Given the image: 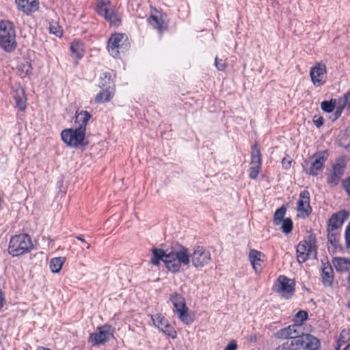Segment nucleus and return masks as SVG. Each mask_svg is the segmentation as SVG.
I'll return each instance as SVG.
<instances>
[{"label": "nucleus", "mask_w": 350, "mask_h": 350, "mask_svg": "<svg viewBox=\"0 0 350 350\" xmlns=\"http://www.w3.org/2000/svg\"><path fill=\"white\" fill-rule=\"evenodd\" d=\"M0 47L8 53L14 51L17 47L15 27L10 21H0Z\"/></svg>", "instance_id": "1"}, {"label": "nucleus", "mask_w": 350, "mask_h": 350, "mask_svg": "<svg viewBox=\"0 0 350 350\" xmlns=\"http://www.w3.org/2000/svg\"><path fill=\"white\" fill-rule=\"evenodd\" d=\"M33 245L29 235L22 233L12 236L9 242L8 253L12 256H19L30 252Z\"/></svg>", "instance_id": "2"}, {"label": "nucleus", "mask_w": 350, "mask_h": 350, "mask_svg": "<svg viewBox=\"0 0 350 350\" xmlns=\"http://www.w3.org/2000/svg\"><path fill=\"white\" fill-rule=\"evenodd\" d=\"M328 153L326 150L314 153L308 160L304 161V171L306 174L316 176L323 171L325 163L327 160Z\"/></svg>", "instance_id": "3"}, {"label": "nucleus", "mask_w": 350, "mask_h": 350, "mask_svg": "<svg viewBox=\"0 0 350 350\" xmlns=\"http://www.w3.org/2000/svg\"><path fill=\"white\" fill-rule=\"evenodd\" d=\"M62 141L68 146L78 148L87 145L85 132L81 129H66L61 133Z\"/></svg>", "instance_id": "4"}, {"label": "nucleus", "mask_w": 350, "mask_h": 350, "mask_svg": "<svg viewBox=\"0 0 350 350\" xmlns=\"http://www.w3.org/2000/svg\"><path fill=\"white\" fill-rule=\"evenodd\" d=\"M96 12L98 15L103 16L110 25L118 27L121 23L120 16L111 9L109 0H96Z\"/></svg>", "instance_id": "5"}, {"label": "nucleus", "mask_w": 350, "mask_h": 350, "mask_svg": "<svg viewBox=\"0 0 350 350\" xmlns=\"http://www.w3.org/2000/svg\"><path fill=\"white\" fill-rule=\"evenodd\" d=\"M115 329L110 325L105 324L96 328L89 337V342L92 346H98L109 342L113 338Z\"/></svg>", "instance_id": "6"}, {"label": "nucleus", "mask_w": 350, "mask_h": 350, "mask_svg": "<svg viewBox=\"0 0 350 350\" xmlns=\"http://www.w3.org/2000/svg\"><path fill=\"white\" fill-rule=\"evenodd\" d=\"M274 291L285 299L293 297L295 291V282L285 275H280L274 284Z\"/></svg>", "instance_id": "7"}, {"label": "nucleus", "mask_w": 350, "mask_h": 350, "mask_svg": "<svg viewBox=\"0 0 350 350\" xmlns=\"http://www.w3.org/2000/svg\"><path fill=\"white\" fill-rule=\"evenodd\" d=\"M297 258L299 263L306 262L310 257H315L317 255V248L314 241L311 237H308L297 246Z\"/></svg>", "instance_id": "8"}, {"label": "nucleus", "mask_w": 350, "mask_h": 350, "mask_svg": "<svg viewBox=\"0 0 350 350\" xmlns=\"http://www.w3.org/2000/svg\"><path fill=\"white\" fill-rule=\"evenodd\" d=\"M211 254L209 250L201 245H196L190 254V262L196 269L202 268L211 261Z\"/></svg>", "instance_id": "9"}, {"label": "nucleus", "mask_w": 350, "mask_h": 350, "mask_svg": "<svg viewBox=\"0 0 350 350\" xmlns=\"http://www.w3.org/2000/svg\"><path fill=\"white\" fill-rule=\"evenodd\" d=\"M127 37L125 34L116 33L109 38L107 44L109 53L113 57H118L120 52H123L127 49Z\"/></svg>", "instance_id": "10"}, {"label": "nucleus", "mask_w": 350, "mask_h": 350, "mask_svg": "<svg viewBox=\"0 0 350 350\" xmlns=\"http://www.w3.org/2000/svg\"><path fill=\"white\" fill-rule=\"evenodd\" d=\"M293 342L295 349L319 350L321 347V342L317 337L304 332L293 340Z\"/></svg>", "instance_id": "11"}, {"label": "nucleus", "mask_w": 350, "mask_h": 350, "mask_svg": "<svg viewBox=\"0 0 350 350\" xmlns=\"http://www.w3.org/2000/svg\"><path fill=\"white\" fill-rule=\"evenodd\" d=\"M310 77L313 85L316 88L321 87L327 81V67L322 62H319L310 68Z\"/></svg>", "instance_id": "12"}, {"label": "nucleus", "mask_w": 350, "mask_h": 350, "mask_svg": "<svg viewBox=\"0 0 350 350\" xmlns=\"http://www.w3.org/2000/svg\"><path fill=\"white\" fill-rule=\"evenodd\" d=\"M153 325L163 332L166 336L175 339L177 338V332L172 325L161 314L151 315Z\"/></svg>", "instance_id": "13"}, {"label": "nucleus", "mask_w": 350, "mask_h": 350, "mask_svg": "<svg viewBox=\"0 0 350 350\" xmlns=\"http://www.w3.org/2000/svg\"><path fill=\"white\" fill-rule=\"evenodd\" d=\"M262 167V155L260 146L255 144L252 146L250 167L249 177L255 180L257 178Z\"/></svg>", "instance_id": "14"}, {"label": "nucleus", "mask_w": 350, "mask_h": 350, "mask_svg": "<svg viewBox=\"0 0 350 350\" xmlns=\"http://www.w3.org/2000/svg\"><path fill=\"white\" fill-rule=\"evenodd\" d=\"M346 167L347 163L345 157H341L336 159L332 165V171L327 177V183L331 187L336 186L339 183Z\"/></svg>", "instance_id": "15"}, {"label": "nucleus", "mask_w": 350, "mask_h": 350, "mask_svg": "<svg viewBox=\"0 0 350 350\" xmlns=\"http://www.w3.org/2000/svg\"><path fill=\"white\" fill-rule=\"evenodd\" d=\"M349 217V213L346 210H341L333 213L327 221L326 230L340 232L342 225Z\"/></svg>", "instance_id": "16"}, {"label": "nucleus", "mask_w": 350, "mask_h": 350, "mask_svg": "<svg viewBox=\"0 0 350 350\" xmlns=\"http://www.w3.org/2000/svg\"><path fill=\"white\" fill-rule=\"evenodd\" d=\"M310 202V193L308 190L304 189L299 193L297 203V211L299 217L306 218L311 214L312 209Z\"/></svg>", "instance_id": "17"}, {"label": "nucleus", "mask_w": 350, "mask_h": 350, "mask_svg": "<svg viewBox=\"0 0 350 350\" xmlns=\"http://www.w3.org/2000/svg\"><path fill=\"white\" fill-rule=\"evenodd\" d=\"M303 332L300 326L297 323L290 325L284 328H282L275 333V337L279 339H292L294 340L299 337Z\"/></svg>", "instance_id": "18"}, {"label": "nucleus", "mask_w": 350, "mask_h": 350, "mask_svg": "<svg viewBox=\"0 0 350 350\" xmlns=\"http://www.w3.org/2000/svg\"><path fill=\"white\" fill-rule=\"evenodd\" d=\"M168 253L173 256L174 258L183 263V266H189L190 263V252L187 247L183 245L173 247Z\"/></svg>", "instance_id": "19"}, {"label": "nucleus", "mask_w": 350, "mask_h": 350, "mask_svg": "<svg viewBox=\"0 0 350 350\" xmlns=\"http://www.w3.org/2000/svg\"><path fill=\"white\" fill-rule=\"evenodd\" d=\"M173 312L176 314L178 319L186 325H189L194 321L192 315L189 312V309L186 303L174 304Z\"/></svg>", "instance_id": "20"}, {"label": "nucleus", "mask_w": 350, "mask_h": 350, "mask_svg": "<svg viewBox=\"0 0 350 350\" xmlns=\"http://www.w3.org/2000/svg\"><path fill=\"white\" fill-rule=\"evenodd\" d=\"M327 239V249L330 254H335L342 250V246L340 243V232L326 230Z\"/></svg>", "instance_id": "21"}, {"label": "nucleus", "mask_w": 350, "mask_h": 350, "mask_svg": "<svg viewBox=\"0 0 350 350\" xmlns=\"http://www.w3.org/2000/svg\"><path fill=\"white\" fill-rule=\"evenodd\" d=\"M16 8L26 15L36 12L39 8L38 0H15Z\"/></svg>", "instance_id": "22"}, {"label": "nucleus", "mask_w": 350, "mask_h": 350, "mask_svg": "<svg viewBox=\"0 0 350 350\" xmlns=\"http://www.w3.org/2000/svg\"><path fill=\"white\" fill-rule=\"evenodd\" d=\"M249 260L255 272L260 273L262 270L265 255L255 249L250 250L249 252Z\"/></svg>", "instance_id": "23"}, {"label": "nucleus", "mask_w": 350, "mask_h": 350, "mask_svg": "<svg viewBox=\"0 0 350 350\" xmlns=\"http://www.w3.org/2000/svg\"><path fill=\"white\" fill-rule=\"evenodd\" d=\"M91 114L87 111H77L75 115V123L77 125L78 129H81L86 133V126L90 118Z\"/></svg>", "instance_id": "24"}, {"label": "nucleus", "mask_w": 350, "mask_h": 350, "mask_svg": "<svg viewBox=\"0 0 350 350\" xmlns=\"http://www.w3.org/2000/svg\"><path fill=\"white\" fill-rule=\"evenodd\" d=\"M149 23L159 31H162L166 28L163 18V14L157 10L151 12V15L148 18Z\"/></svg>", "instance_id": "25"}, {"label": "nucleus", "mask_w": 350, "mask_h": 350, "mask_svg": "<svg viewBox=\"0 0 350 350\" xmlns=\"http://www.w3.org/2000/svg\"><path fill=\"white\" fill-rule=\"evenodd\" d=\"M321 279L324 286H329L334 280V271L329 263H323L322 265Z\"/></svg>", "instance_id": "26"}, {"label": "nucleus", "mask_w": 350, "mask_h": 350, "mask_svg": "<svg viewBox=\"0 0 350 350\" xmlns=\"http://www.w3.org/2000/svg\"><path fill=\"white\" fill-rule=\"evenodd\" d=\"M332 265L338 272L349 271L350 270V258L345 257L333 258Z\"/></svg>", "instance_id": "27"}, {"label": "nucleus", "mask_w": 350, "mask_h": 350, "mask_svg": "<svg viewBox=\"0 0 350 350\" xmlns=\"http://www.w3.org/2000/svg\"><path fill=\"white\" fill-rule=\"evenodd\" d=\"M116 72L113 70L105 72L100 77L99 86L100 88H108L111 86L115 89L114 78Z\"/></svg>", "instance_id": "28"}, {"label": "nucleus", "mask_w": 350, "mask_h": 350, "mask_svg": "<svg viewBox=\"0 0 350 350\" xmlns=\"http://www.w3.org/2000/svg\"><path fill=\"white\" fill-rule=\"evenodd\" d=\"M14 98L16 105V107L21 111H25L27 108V97L25 96V90L21 86L15 90Z\"/></svg>", "instance_id": "29"}, {"label": "nucleus", "mask_w": 350, "mask_h": 350, "mask_svg": "<svg viewBox=\"0 0 350 350\" xmlns=\"http://www.w3.org/2000/svg\"><path fill=\"white\" fill-rule=\"evenodd\" d=\"M167 254L168 250L165 251L163 249L154 248L152 251L150 262L154 266H159L161 261L163 262L165 264Z\"/></svg>", "instance_id": "30"}, {"label": "nucleus", "mask_w": 350, "mask_h": 350, "mask_svg": "<svg viewBox=\"0 0 350 350\" xmlns=\"http://www.w3.org/2000/svg\"><path fill=\"white\" fill-rule=\"evenodd\" d=\"M103 90L96 94L95 102L97 103H103L110 101L113 95L115 89L111 86L108 88H101Z\"/></svg>", "instance_id": "31"}, {"label": "nucleus", "mask_w": 350, "mask_h": 350, "mask_svg": "<svg viewBox=\"0 0 350 350\" xmlns=\"http://www.w3.org/2000/svg\"><path fill=\"white\" fill-rule=\"evenodd\" d=\"M182 265H183V263L174 258L173 256L170 255L169 253L167 254V258H165V266L169 271L173 273H178L180 271Z\"/></svg>", "instance_id": "32"}, {"label": "nucleus", "mask_w": 350, "mask_h": 350, "mask_svg": "<svg viewBox=\"0 0 350 350\" xmlns=\"http://www.w3.org/2000/svg\"><path fill=\"white\" fill-rule=\"evenodd\" d=\"M72 57L78 61L81 59L84 55L83 44L79 41H75L71 43L70 46Z\"/></svg>", "instance_id": "33"}, {"label": "nucleus", "mask_w": 350, "mask_h": 350, "mask_svg": "<svg viewBox=\"0 0 350 350\" xmlns=\"http://www.w3.org/2000/svg\"><path fill=\"white\" fill-rule=\"evenodd\" d=\"M18 72L21 78L29 77L32 73V66L29 61L24 60L18 65Z\"/></svg>", "instance_id": "34"}, {"label": "nucleus", "mask_w": 350, "mask_h": 350, "mask_svg": "<svg viewBox=\"0 0 350 350\" xmlns=\"http://www.w3.org/2000/svg\"><path fill=\"white\" fill-rule=\"evenodd\" d=\"M65 262V258L63 257H56L51 259L49 262V267L53 273H59L62 268Z\"/></svg>", "instance_id": "35"}, {"label": "nucleus", "mask_w": 350, "mask_h": 350, "mask_svg": "<svg viewBox=\"0 0 350 350\" xmlns=\"http://www.w3.org/2000/svg\"><path fill=\"white\" fill-rule=\"evenodd\" d=\"M286 212V208L284 206L276 210L273 215V224L275 226L280 225L282 221L284 220Z\"/></svg>", "instance_id": "36"}, {"label": "nucleus", "mask_w": 350, "mask_h": 350, "mask_svg": "<svg viewBox=\"0 0 350 350\" xmlns=\"http://www.w3.org/2000/svg\"><path fill=\"white\" fill-rule=\"evenodd\" d=\"M338 100L331 99L329 101L324 100L321 104V109L326 113H331L334 111Z\"/></svg>", "instance_id": "37"}, {"label": "nucleus", "mask_w": 350, "mask_h": 350, "mask_svg": "<svg viewBox=\"0 0 350 350\" xmlns=\"http://www.w3.org/2000/svg\"><path fill=\"white\" fill-rule=\"evenodd\" d=\"M308 314L305 310H299L293 318V323L301 327L302 323L308 319Z\"/></svg>", "instance_id": "38"}, {"label": "nucleus", "mask_w": 350, "mask_h": 350, "mask_svg": "<svg viewBox=\"0 0 350 350\" xmlns=\"http://www.w3.org/2000/svg\"><path fill=\"white\" fill-rule=\"evenodd\" d=\"M350 340V334L348 330L342 329L337 340V350Z\"/></svg>", "instance_id": "39"}, {"label": "nucleus", "mask_w": 350, "mask_h": 350, "mask_svg": "<svg viewBox=\"0 0 350 350\" xmlns=\"http://www.w3.org/2000/svg\"><path fill=\"white\" fill-rule=\"evenodd\" d=\"M340 145L344 148L350 146V129L345 130L339 139Z\"/></svg>", "instance_id": "40"}, {"label": "nucleus", "mask_w": 350, "mask_h": 350, "mask_svg": "<svg viewBox=\"0 0 350 350\" xmlns=\"http://www.w3.org/2000/svg\"><path fill=\"white\" fill-rule=\"evenodd\" d=\"M282 231L284 234H289L293 230V221L291 218H285L281 222Z\"/></svg>", "instance_id": "41"}, {"label": "nucleus", "mask_w": 350, "mask_h": 350, "mask_svg": "<svg viewBox=\"0 0 350 350\" xmlns=\"http://www.w3.org/2000/svg\"><path fill=\"white\" fill-rule=\"evenodd\" d=\"M170 299L173 305L186 303L185 297L177 292L172 293L170 295Z\"/></svg>", "instance_id": "42"}, {"label": "nucleus", "mask_w": 350, "mask_h": 350, "mask_svg": "<svg viewBox=\"0 0 350 350\" xmlns=\"http://www.w3.org/2000/svg\"><path fill=\"white\" fill-rule=\"evenodd\" d=\"M49 31L51 33H53L59 38L62 37L63 35V30L57 23H51L50 24Z\"/></svg>", "instance_id": "43"}, {"label": "nucleus", "mask_w": 350, "mask_h": 350, "mask_svg": "<svg viewBox=\"0 0 350 350\" xmlns=\"http://www.w3.org/2000/svg\"><path fill=\"white\" fill-rule=\"evenodd\" d=\"M295 349L294 344L293 342V340H286L280 345L275 350H292Z\"/></svg>", "instance_id": "44"}, {"label": "nucleus", "mask_w": 350, "mask_h": 350, "mask_svg": "<svg viewBox=\"0 0 350 350\" xmlns=\"http://www.w3.org/2000/svg\"><path fill=\"white\" fill-rule=\"evenodd\" d=\"M340 102L342 103L343 105L347 106V110L350 112V92L345 93L340 97Z\"/></svg>", "instance_id": "45"}, {"label": "nucleus", "mask_w": 350, "mask_h": 350, "mask_svg": "<svg viewBox=\"0 0 350 350\" xmlns=\"http://www.w3.org/2000/svg\"><path fill=\"white\" fill-rule=\"evenodd\" d=\"M215 66L220 71H224L226 67L225 62L222 59H219L218 57H216L215 59Z\"/></svg>", "instance_id": "46"}, {"label": "nucleus", "mask_w": 350, "mask_h": 350, "mask_svg": "<svg viewBox=\"0 0 350 350\" xmlns=\"http://www.w3.org/2000/svg\"><path fill=\"white\" fill-rule=\"evenodd\" d=\"M345 244L347 248L350 247V221L347 224L346 229H345Z\"/></svg>", "instance_id": "47"}, {"label": "nucleus", "mask_w": 350, "mask_h": 350, "mask_svg": "<svg viewBox=\"0 0 350 350\" xmlns=\"http://www.w3.org/2000/svg\"><path fill=\"white\" fill-rule=\"evenodd\" d=\"M337 104H338V106L336 107V118H338L339 116H340L341 113L343 111V109H345V107H347L346 105H343L342 103L340 102V98L338 99Z\"/></svg>", "instance_id": "48"}, {"label": "nucleus", "mask_w": 350, "mask_h": 350, "mask_svg": "<svg viewBox=\"0 0 350 350\" xmlns=\"http://www.w3.org/2000/svg\"><path fill=\"white\" fill-rule=\"evenodd\" d=\"M342 186L348 196L350 197V176L343 180Z\"/></svg>", "instance_id": "49"}, {"label": "nucleus", "mask_w": 350, "mask_h": 350, "mask_svg": "<svg viewBox=\"0 0 350 350\" xmlns=\"http://www.w3.org/2000/svg\"><path fill=\"white\" fill-rule=\"evenodd\" d=\"M238 346L236 340H232L226 347L224 350H237Z\"/></svg>", "instance_id": "50"}, {"label": "nucleus", "mask_w": 350, "mask_h": 350, "mask_svg": "<svg viewBox=\"0 0 350 350\" xmlns=\"http://www.w3.org/2000/svg\"><path fill=\"white\" fill-rule=\"evenodd\" d=\"M324 123V118L323 117H319L314 120V124L317 128L321 127Z\"/></svg>", "instance_id": "51"}, {"label": "nucleus", "mask_w": 350, "mask_h": 350, "mask_svg": "<svg viewBox=\"0 0 350 350\" xmlns=\"http://www.w3.org/2000/svg\"><path fill=\"white\" fill-rule=\"evenodd\" d=\"M282 164L284 169L288 170L291 167V161L286 158H284L282 161Z\"/></svg>", "instance_id": "52"}, {"label": "nucleus", "mask_w": 350, "mask_h": 350, "mask_svg": "<svg viewBox=\"0 0 350 350\" xmlns=\"http://www.w3.org/2000/svg\"><path fill=\"white\" fill-rule=\"evenodd\" d=\"M3 295L2 291L0 290V309L3 307Z\"/></svg>", "instance_id": "53"}, {"label": "nucleus", "mask_w": 350, "mask_h": 350, "mask_svg": "<svg viewBox=\"0 0 350 350\" xmlns=\"http://www.w3.org/2000/svg\"><path fill=\"white\" fill-rule=\"evenodd\" d=\"M76 238L79 240L80 241H81L82 243H85L86 241H85V239L81 237V236H77Z\"/></svg>", "instance_id": "54"}, {"label": "nucleus", "mask_w": 350, "mask_h": 350, "mask_svg": "<svg viewBox=\"0 0 350 350\" xmlns=\"http://www.w3.org/2000/svg\"><path fill=\"white\" fill-rule=\"evenodd\" d=\"M36 350H51L49 348L43 347H39Z\"/></svg>", "instance_id": "55"}, {"label": "nucleus", "mask_w": 350, "mask_h": 350, "mask_svg": "<svg viewBox=\"0 0 350 350\" xmlns=\"http://www.w3.org/2000/svg\"><path fill=\"white\" fill-rule=\"evenodd\" d=\"M343 350H350V343L347 345Z\"/></svg>", "instance_id": "56"}, {"label": "nucleus", "mask_w": 350, "mask_h": 350, "mask_svg": "<svg viewBox=\"0 0 350 350\" xmlns=\"http://www.w3.org/2000/svg\"><path fill=\"white\" fill-rule=\"evenodd\" d=\"M85 247L87 249H90V244H89L88 243H87V242H85Z\"/></svg>", "instance_id": "57"}]
</instances>
